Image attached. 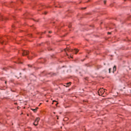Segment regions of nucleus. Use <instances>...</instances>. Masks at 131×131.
Returning a JSON list of instances; mask_svg holds the SVG:
<instances>
[{"label":"nucleus","instance_id":"9d476101","mask_svg":"<svg viewBox=\"0 0 131 131\" xmlns=\"http://www.w3.org/2000/svg\"><path fill=\"white\" fill-rule=\"evenodd\" d=\"M109 73H111V68L109 69Z\"/></svg>","mask_w":131,"mask_h":131},{"label":"nucleus","instance_id":"2eb2a0df","mask_svg":"<svg viewBox=\"0 0 131 131\" xmlns=\"http://www.w3.org/2000/svg\"><path fill=\"white\" fill-rule=\"evenodd\" d=\"M28 67H31V65L29 64V65H28Z\"/></svg>","mask_w":131,"mask_h":131},{"label":"nucleus","instance_id":"39448f33","mask_svg":"<svg viewBox=\"0 0 131 131\" xmlns=\"http://www.w3.org/2000/svg\"><path fill=\"white\" fill-rule=\"evenodd\" d=\"M74 52H75V54H77V53H78V50L75 49Z\"/></svg>","mask_w":131,"mask_h":131},{"label":"nucleus","instance_id":"f3484780","mask_svg":"<svg viewBox=\"0 0 131 131\" xmlns=\"http://www.w3.org/2000/svg\"><path fill=\"white\" fill-rule=\"evenodd\" d=\"M83 9H86V7H85V8H83Z\"/></svg>","mask_w":131,"mask_h":131},{"label":"nucleus","instance_id":"0eeeda50","mask_svg":"<svg viewBox=\"0 0 131 131\" xmlns=\"http://www.w3.org/2000/svg\"><path fill=\"white\" fill-rule=\"evenodd\" d=\"M37 109H38V107H36L35 109H32V110L34 112H36V111L37 110Z\"/></svg>","mask_w":131,"mask_h":131},{"label":"nucleus","instance_id":"f03ea898","mask_svg":"<svg viewBox=\"0 0 131 131\" xmlns=\"http://www.w3.org/2000/svg\"><path fill=\"white\" fill-rule=\"evenodd\" d=\"M21 53L23 54V56H27L28 54H29V52L25 50H22Z\"/></svg>","mask_w":131,"mask_h":131},{"label":"nucleus","instance_id":"f257e3e1","mask_svg":"<svg viewBox=\"0 0 131 131\" xmlns=\"http://www.w3.org/2000/svg\"><path fill=\"white\" fill-rule=\"evenodd\" d=\"M105 93V90L102 88L98 90L99 96H103V94Z\"/></svg>","mask_w":131,"mask_h":131},{"label":"nucleus","instance_id":"9b49d317","mask_svg":"<svg viewBox=\"0 0 131 131\" xmlns=\"http://www.w3.org/2000/svg\"><path fill=\"white\" fill-rule=\"evenodd\" d=\"M68 86H69L70 85V83L67 84Z\"/></svg>","mask_w":131,"mask_h":131},{"label":"nucleus","instance_id":"a211bd4d","mask_svg":"<svg viewBox=\"0 0 131 131\" xmlns=\"http://www.w3.org/2000/svg\"><path fill=\"white\" fill-rule=\"evenodd\" d=\"M108 34H110V32H108Z\"/></svg>","mask_w":131,"mask_h":131},{"label":"nucleus","instance_id":"4468645a","mask_svg":"<svg viewBox=\"0 0 131 131\" xmlns=\"http://www.w3.org/2000/svg\"><path fill=\"white\" fill-rule=\"evenodd\" d=\"M47 12H44V14H45V15H47Z\"/></svg>","mask_w":131,"mask_h":131},{"label":"nucleus","instance_id":"20e7f679","mask_svg":"<svg viewBox=\"0 0 131 131\" xmlns=\"http://www.w3.org/2000/svg\"><path fill=\"white\" fill-rule=\"evenodd\" d=\"M66 51H68V52H71L73 50L72 49L70 50V49H64V51L66 52Z\"/></svg>","mask_w":131,"mask_h":131},{"label":"nucleus","instance_id":"423d86ee","mask_svg":"<svg viewBox=\"0 0 131 131\" xmlns=\"http://www.w3.org/2000/svg\"><path fill=\"white\" fill-rule=\"evenodd\" d=\"M115 71H116V66H115L113 68V72H115Z\"/></svg>","mask_w":131,"mask_h":131},{"label":"nucleus","instance_id":"6ab92c4d","mask_svg":"<svg viewBox=\"0 0 131 131\" xmlns=\"http://www.w3.org/2000/svg\"><path fill=\"white\" fill-rule=\"evenodd\" d=\"M55 105H58V103H56Z\"/></svg>","mask_w":131,"mask_h":131},{"label":"nucleus","instance_id":"f8f14e48","mask_svg":"<svg viewBox=\"0 0 131 131\" xmlns=\"http://www.w3.org/2000/svg\"><path fill=\"white\" fill-rule=\"evenodd\" d=\"M54 102H56V101L55 100H53L52 104H54Z\"/></svg>","mask_w":131,"mask_h":131},{"label":"nucleus","instance_id":"ddd939ff","mask_svg":"<svg viewBox=\"0 0 131 131\" xmlns=\"http://www.w3.org/2000/svg\"><path fill=\"white\" fill-rule=\"evenodd\" d=\"M106 1H104V4H106Z\"/></svg>","mask_w":131,"mask_h":131},{"label":"nucleus","instance_id":"412c9836","mask_svg":"<svg viewBox=\"0 0 131 131\" xmlns=\"http://www.w3.org/2000/svg\"><path fill=\"white\" fill-rule=\"evenodd\" d=\"M71 58H72V56H71Z\"/></svg>","mask_w":131,"mask_h":131},{"label":"nucleus","instance_id":"aec40b11","mask_svg":"<svg viewBox=\"0 0 131 131\" xmlns=\"http://www.w3.org/2000/svg\"><path fill=\"white\" fill-rule=\"evenodd\" d=\"M5 83H7V81H5Z\"/></svg>","mask_w":131,"mask_h":131},{"label":"nucleus","instance_id":"6e6552de","mask_svg":"<svg viewBox=\"0 0 131 131\" xmlns=\"http://www.w3.org/2000/svg\"><path fill=\"white\" fill-rule=\"evenodd\" d=\"M7 17H2V21H4V20H7Z\"/></svg>","mask_w":131,"mask_h":131},{"label":"nucleus","instance_id":"dca6fc26","mask_svg":"<svg viewBox=\"0 0 131 131\" xmlns=\"http://www.w3.org/2000/svg\"><path fill=\"white\" fill-rule=\"evenodd\" d=\"M49 33H52V32L51 31H49Z\"/></svg>","mask_w":131,"mask_h":131},{"label":"nucleus","instance_id":"7ed1b4c3","mask_svg":"<svg viewBox=\"0 0 131 131\" xmlns=\"http://www.w3.org/2000/svg\"><path fill=\"white\" fill-rule=\"evenodd\" d=\"M39 120H40V119L39 118H37L35 119V122H34V125H35L36 126V125L38 124V121H39Z\"/></svg>","mask_w":131,"mask_h":131},{"label":"nucleus","instance_id":"1a4fd4ad","mask_svg":"<svg viewBox=\"0 0 131 131\" xmlns=\"http://www.w3.org/2000/svg\"><path fill=\"white\" fill-rule=\"evenodd\" d=\"M0 42L3 44L4 43V40H0Z\"/></svg>","mask_w":131,"mask_h":131}]
</instances>
